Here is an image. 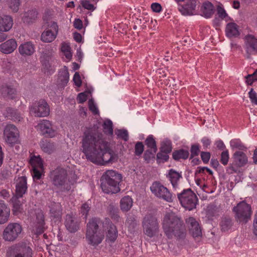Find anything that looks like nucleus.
<instances>
[{"mask_svg":"<svg viewBox=\"0 0 257 257\" xmlns=\"http://www.w3.org/2000/svg\"><path fill=\"white\" fill-rule=\"evenodd\" d=\"M133 199L129 196H126L121 198L120 201V209L123 212H127L133 206Z\"/></svg>","mask_w":257,"mask_h":257,"instance_id":"obj_35","label":"nucleus"},{"mask_svg":"<svg viewBox=\"0 0 257 257\" xmlns=\"http://www.w3.org/2000/svg\"><path fill=\"white\" fill-rule=\"evenodd\" d=\"M43 169H32V174L34 180H39L41 177V171Z\"/></svg>","mask_w":257,"mask_h":257,"instance_id":"obj_60","label":"nucleus"},{"mask_svg":"<svg viewBox=\"0 0 257 257\" xmlns=\"http://www.w3.org/2000/svg\"><path fill=\"white\" fill-rule=\"evenodd\" d=\"M190 159H192L194 156H197L200 152L199 146L198 144H194L191 146Z\"/></svg>","mask_w":257,"mask_h":257,"instance_id":"obj_55","label":"nucleus"},{"mask_svg":"<svg viewBox=\"0 0 257 257\" xmlns=\"http://www.w3.org/2000/svg\"><path fill=\"white\" fill-rule=\"evenodd\" d=\"M145 144L147 145L149 149H152L154 151L155 153H156L157 151V147L156 145V142L154 139L152 135L149 136L145 141Z\"/></svg>","mask_w":257,"mask_h":257,"instance_id":"obj_46","label":"nucleus"},{"mask_svg":"<svg viewBox=\"0 0 257 257\" xmlns=\"http://www.w3.org/2000/svg\"><path fill=\"white\" fill-rule=\"evenodd\" d=\"M189 155V153L188 150L181 149L174 150L172 153V158L174 160L179 161L180 160H186Z\"/></svg>","mask_w":257,"mask_h":257,"instance_id":"obj_36","label":"nucleus"},{"mask_svg":"<svg viewBox=\"0 0 257 257\" xmlns=\"http://www.w3.org/2000/svg\"><path fill=\"white\" fill-rule=\"evenodd\" d=\"M246 58L250 59L251 55L257 54V39L251 35L245 36Z\"/></svg>","mask_w":257,"mask_h":257,"instance_id":"obj_18","label":"nucleus"},{"mask_svg":"<svg viewBox=\"0 0 257 257\" xmlns=\"http://www.w3.org/2000/svg\"><path fill=\"white\" fill-rule=\"evenodd\" d=\"M31 113L36 117H45L50 113L49 106L44 99L40 100L30 109Z\"/></svg>","mask_w":257,"mask_h":257,"instance_id":"obj_13","label":"nucleus"},{"mask_svg":"<svg viewBox=\"0 0 257 257\" xmlns=\"http://www.w3.org/2000/svg\"><path fill=\"white\" fill-rule=\"evenodd\" d=\"M73 81L77 87H80L82 84L80 75L78 72H75L73 76Z\"/></svg>","mask_w":257,"mask_h":257,"instance_id":"obj_63","label":"nucleus"},{"mask_svg":"<svg viewBox=\"0 0 257 257\" xmlns=\"http://www.w3.org/2000/svg\"><path fill=\"white\" fill-rule=\"evenodd\" d=\"M36 127L42 136L46 137L53 138L57 134L56 130L52 127L51 122L48 120H41Z\"/></svg>","mask_w":257,"mask_h":257,"instance_id":"obj_15","label":"nucleus"},{"mask_svg":"<svg viewBox=\"0 0 257 257\" xmlns=\"http://www.w3.org/2000/svg\"><path fill=\"white\" fill-rule=\"evenodd\" d=\"M202 12L203 16L205 18H210L214 12L213 5L209 2H206L204 3L202 6Z\"/></svg>","mask_w":257,"mask_h":257,"instance_id":"obj_37","label":"nucleus"},{"mask_svg":"<svg viewBox=\"0 0 257 257\" xmlns=\"http://www.w3.org/2000/svg\"><path fill=\"white\" fill-rule=\"evenodd\" d=\"M106 233V242L113 243L116 239L118 231L115 225L112 223L109 224Z\"/></svg>","mask_w":257,"mask_h":257,"instance_id":"obj_28","label":"nucleus"},{"mask_svg":"<svg viewBox=\"0 0 257 257\" xmlns=\"http://www.w3.org/2000/svg\"><path fill=\"white\" fill-rule=\"evenodd\" d=\"M90 209V207L89 206L87 203H84L82 205L80 211L82 215L84 216V218H87L88 213Z\"/></svg>","mask_w":257,"mask_h":257,"instance_id":"obj_56","label":"nucleus"},{"mask_svg":"<svg viewBox=\"0 0 257 257\" xmlns=\"http://www.w3.org/2000/svg\"><path fill=\"white\" fill-rule=\"evenodd\" d=\"M186 222L190 234L193 237L201 236L202 231L198 222L193 217H190L186 219Z\"/></svg>","mask_w":257,"mask_h":257,"instance_id":"obj_20","label":"nucleus"},{"mask_svg":"<svg viewBox=\"0 0 257 257\" xmlns=\"http://www.w3.org/2000/svg\"><path fill=\"white\" fill-rule=\"evenodd\" d=\"M101 136L97 133V139ZM99 152L97 155L101 156V160H97V165H106L117 162V155L110 148V143L103 140L97 139Z\"/></svg>","mask_w":257,"mask_h":257,"instance_id":"obj_4","label":"nucleus"},{"mask_svg":"<svg viewBox=\"0 0 257 257\" xmlns=\"http://www.w3.org/2000/svg\"><path fill=\"white\" fill-rule=\"evenodd\" d=\"M122 175L113 170L105 171L100 178V187L107 194H115L120 191L119 184L122 181Z\"/></svg>","mask_w":257,"mask_h":257,"instance_id":"obj_3","label":"nucleus"},{"mask_svg":"<svg viewBox=\"0 0 257 257\" xmlns=\"http://www.w3.org/2000/svg\"><path fill=\"white\" fill-rule=\"evenodd\" d=\"M40 146L42 151L48 154L52 153L56 149L55 143L48 140H42Z\"/></svg>","mask_w":257,"mask_h":257,"instance_id":"obj_31","label":"nucleus"},{"mask_svg":"<svg viewBox=\"0 0 257 257\" xmlns=\"http://www.w3.org/2000/svg\"><path fill=\"white\" fill-rule=\"evenodd\" d=\"M30 163L32 166V169H43L42 160L39 156L32 157L31 158Z\"/></svg>","mask_w":257,"mask_h":257,"instance_id":"obj_42","label":"nucleus"},{"mask_svg":"<svg viewBox=\"0 0 257 257\" xmlns=\"http://www.w3.org/2000/svg\"><path fill=\"white\" fill-rule=\"evenodd\" d=\"M13 25L12 18L9 16H0V31L8 32Z\"/></svg>","mask_w":257,"mask_h":257,"instance_id":"obj_27","label":"nucleus"},{"mask_svg":"<svg viewBox=\"0 0 257 257\" xmlns=\"http://www.w3.org/2000/svg\"><path fill=\"white\" fill-rule=\"evenodd\" d=\"M69 79V74L68 69L66 66L60 70L59 72L58 82L61 86H65L68 82Z\"/></svg>","mask_w":257,"mask_h":257,"instance_id":"obj_34","label":"nucleus"},{"mask_svg":"<svg viewBox=\"0 0 257 257\" xmlns=\"http://www.w3.org/2000/svg\"><path fill=\"white\" fill-rule=\"evenodd\" d=\"M104 134L111 136L113 135V124L110 119L105 120L102 124Z\"/></svg>","mask_w":257,"mask_h":257,"instance_id":"obj_44","label":"nucleus"},{"mask_svg":"<svg viewBox=\"0 0 257 257\" xmlns=\"http://www.w3.org/2000/svg\"><path fill=\"white\" fill-rule=\"evenodd\" d=\"M218 212V208L216 206L211 205L208 206L207 209V214L210 216H214Z\"/></svg>","mask_w":257,"mask_h":257,"instance_id":"obj_59","label":"nucleus"},{"mask_svg":"<svg viewBox=\"0 0 257 257\" xmlns=\"http://www.w3.org/2000/svg\"><path fill=\"white\" fill-rule=\"evenodd\" d=\"M19 51L23 56H30L34 53L35 48L32 43L28 42L21 44L19 47Z\"/></svg>","mask_w":257,"mask_h":257,"instance_id":"obj_30","label":"nucleus"},{"mask_svg":"<svg viewBox=\"0 0 257 257\" xmlns=\"http://www.w3.org/2000/svg\"><path fill=\"white\" fill-rule=\"evenodd\" d=\"M177 196L181 205L185 209L191 210L196 208L198 198L191 189H184Z\"/></svg>","mask_w":257,"mask_h":257,"instance_id":"obj_6","label":"nucleus"},{"mask_svg":"<svg viewBox=\"0 0 257 257\" xmlns=\"http://www.w3.org/2000/svg\"><path fill=\"white\" fill-rule=\"evenodd\" d=\"M196 0H189L184 6L179 8V11L183 15H192L196 7Z\"/></svg>","mask_w":257,"mask_h":257,"instance_id":"obj_29","label":"nucleus"},{"mask_svg":"<svg viewBox=\"0 0 257 257\" xmlns=\"http://www.w3.org/2000/svg\"><path fill=\"white\" fill-rule=\"evenodd\" d=\"M38 12L36 9H30L25 12L22 17L24 23L30 24L35 22L37 18Z\"/></svg>","mask_w":257,"mask_h":257,"instance_id":"obj_32","label":"nucleus"},{"mask_svg":"<svg viewBox=\"0 0 257 257\" xmlns=\"http://www.w3.org/2000/svg\"><path fill=\"white\" fill-rule=\"evenodd\" d=\"M89 94H91V91L89 90L79 93L77 97V102L79 103H83L87 99Z\"/></svg>","mask_w":257,"mask_h":257,"instance_id":"obj_51","label":"nucleus"},{"mask_svg":"<svg viewBox=\"0 0 257 257\" xmlns=\"http://www.w3.org/2000/svg\"><path fill=\"white\" fill-rule=\"evenodd\" d=\"M142 226L144 233L150 237L155 236L159 231L157 218L152 214H146L143 218Z\"/></svg>","mask_w":257,"mask_h":257,"instance_id":"obj_9","label":"nucleus"},{"mask_svg":"<svg viewBox=\"0 0 257 257\" xmlns=\"http://www.w3.org/2000/svg\"><path fill=\"white\" fill-rule=\"evenodd\" d=\"M82 147L86 159L96 164V128L94 126L84 132Z\"/></svg>","mask_w":257,"mask_h":257,"instance_id":"obj_2","label":"nucleus"},{"mask_svg":"<svg viewBox=\"0 0 257 257\" xmlns=\"http://www.w3.org/2000/svg\"><path fill=\"white\" fill-rule=\"evenodd\" d=\"M144 151V146L142 142H137L135 146V154L137 156H140Z\"/></svg>","mask_w":257,"mask_h":257,"instance_id":"obj_52","label":"nucleus"},{"mask_svg":"<svg viewBox=\"0 0 257 257\" xmlns=\"http://www.w3.org/2000/svg\"><path fill=\"white\" fill-rule=\"evenodd\" d=\"M52 184L61 190H69L68 184L67 173L66 170L57 168L50 173Z\"/></svg>","mask_w":257,"mask_h":257,"instance_id":"obj_5","label":"nucleus"},{"mask_svg":"<svg viewBox=\"0 0 257 257\" xmlns=\"http://www.w3.org/2000/svg\"><path fill=\"white\" fill-rule=\"evenodd\" d=\"M14 257H32V249L26 243H22L15 247Z\"/></svg>","mask_w":257,"mask_h":257,"instance_id":"obj_21","label":"nucleus"},{"mask_svg":"<svg viewBox=\"0 0 257 257\" xmlns=\"http://www.w3.org/2000/svg\"><path fill=\"white\" fill-rule=\"evenodd\" d=\"M160 78H161L160 81H162V83H164L166 86L172 87L176 85L175 79L172 77L166 78V74L160 76Z\"/></svg>","mask_w":257,"mask_h":257,"instance_id":"obj_48","label":"nucleus"},{"mask_svg":"<svg viewBox=\"0 0 257 257\" xmlns=\"http://www.w3.org/2000/svg\"><path fill=\"white\" fill-rule=\"evenodd\" d=\"M10 215V209L3 200H0V224L7 222Z\"/></svg>","mask_w":257,"mask_h":257,"instance_id":"obj_24","label":"nucleus"},{"mask_svg":"<svg viewBox=\"0 0 257 257\" xmlns=\"http://www.w3.org/2000/svg\"><path fill=\"white\" fill-rule=\"evenodd\" d=\"M27 178L25 176L18 178L16 181L15 195L23 197L27 192Z\"/></svg>","mask_w":257,"mask_h":257,"instance_id":"obj_22","label":"nucleus"},{"mask_svg":"<svg viewBox=\"0 0 257 257\" xmlns=\"http://www.w3.org/2000/svg\"><path fill=\"white\" fill-rule=\"evenodd\" d=\"M9 8L14 13H17L21 4L20 0H8Z\"/></svg>","mask_w":257,"mask_h":257,"instance_id":"obj_49","label":"nucleus"},{"mask_svg":"<svg viewBox=\"0 0 257 257\" xmlns=\"http://www.w3.org/2000/svg\"><path fill=\"white\" fill-rule=\"evenodd\" d=\"M210 153L207 152H201V158L204 163L207 164L208 163L210 158Z\"/></svg>","mask_w":257,"mask_h":257,"instance_id":"obj_61","label":"nucleus"},{"mask_svg":"<svg viewBox=\"0 0 257 257\" xmlns=\"http://www.w3.org/2000/svg\"><path fill=\"white\" fill-rule=\"evenodd\" d=\"M12 119L15 121H20L23 118L20 113L15 110L9 109Z\"/></svg>","mask_w":257,"mask_h":257,"instance_id":"obj_54","label":"nucleus"},{"mask_svg":"<svg viewBox=\"0 0 257 257\" xmlns=\"http://www.w3.org/2000/svg\"><path fill=\"white\" fill-rule=\"evenodd\" d=\"M232 163L226 169L227 173L232 174L240 172L239 168L244 166L248 162V159L244 153L236 151L232 155Z\"/></svg>","mask_w":257,"mask_h":257,"instance_id":"obj_7","label":"nucleus"},{"mask_svg":"<svg viewBox=\"0 0 257 257\" xmlns=\"http://www.w3.org/2000/svg\"><path fill=\"white\" fill-rule=\"evenodd\" d=\"M95 1L96 0H82L80 4L85 9L93 11L95 9L94 7Z\"/></svg>","mask_w":257,"mask_h":257,"instance_id":"obj_45","label":"nucleus"},{"mask_svg":"<svg viewBox=\"0 0 257 257\" xmlns=\"http://www.w3.org/2000/svg\"><path fill=\"white\" fill-rule=\"evenodd\" d=\"M169 158L168 154L160 151L157 154V161L158 163H164L168 160Z\"/></svg>","mask_w":257,"mask_h":257,"instance_id":"obj_50","label":"nucleus"},{"mask_svg":"<svg viewBox=\"0 0 257 257\" xmlns=\"http://www.w3.org/2000/svg\"><path fill=\"white\" fill-rule=\"evenodd\" d=\"M50 216L53 219L59 220L61 218L62 209L60 203L53 202L50 206Z\"/></svg>","mask_w":257,"mask_h":257,"instance_id":"obj_26","label":"nucleus"},{"mask_svg":"<svg viewBox=\"0 0 257 257\" xmlns=\"http://www.w3.org/2000/svg\"><path fill=\"white\" fill-rule=\"evenodd\" d=\"M4 135L6 142L12 145L17 142L19 132L14 125L8 124L5 128Z\"/></svg>","mask_w":257,"mask_h":257,"instance_id":"obj_16","label":"nucleus"},{"mask_svg":"<svg viewBox=\"0 0 257 257\" xmlns=\"http://www.w3.org/2000/svg\"><path fill=\"white\" fill-rule=\"evenodd\" d=\"M226 33L228 37L231 38L237 37L239 35L237 25L234 23H230L227 24L226 27Z\"/></svg>","mask_w":257,"mask_h":257,"instance_id":"obj_38","label":"nucleus"},{"mask_svg":"<svg viewBox=\"0 0 257 257\" xmlns=\"http://www.w3.org/2000/svg\"><path fill=\"white\" fill-rule=\"evenodd\" d=\"M86 239L94 247L96 245V219L92 218L87 224Z\"/></svg>","mask_w":257,"mask_h":257,"instance_id":"obj_14","label":"nucleus"},{"mask_svg":"<svg viewBox=\"0 0 257 257\" xmlns=\"http://www.w3.org/2000/svg\"><path fill=\"white\" fill-rule=\"evenodd\" d=\"M232 225L231 219L228 216H224L221 218L220 226L222 231H226L231 228Z\"/></svg>","mask_w":257,"mask_h":257,"instance_id":"obj_40","label":"nucleus"},{"mask_svg":"<svg viewBox=\"0 0 257 257\" xmlns=\"http://www.w3.org/2000/svg\"><path fill=\"white\" fill-rule=\"evenodd\" d=\"M229 159V154L227 150L223 151L221 153V159L220 162L221 163L224 165H226L227 164Z\"/></svg>","mask_w":257,"mask_h":257,"instance_id":"obj_58","label":"nucleus"},{"mask_svg":"<svg viewBox=\"0 0 257 257\" xmlns=\"http://www.w3.org/2000/svg\"><path fill=\"white\" fill-rule=\"evenodd\" d=\"M156 153L154 152V151H153L152 149L147 150L144 154V158L145 161L149 162L151 158H155V154Z\"/></svg>","mask_w":257,"mask_h":257,"instance_id":"obj_53","label":"nucleus"},{"mask_svg":"<svg viewBox=\"0 0 257 257\" xmlns=\"http://www.w3.org/2000/svg\"><path fill=\"white\" fill-rule=\"evenodd\" d=\"M65 226L71 233H74L79 229L80 222L72 214H68L65 217Z\"/></svg>","mask_w":257,"mask_h":257,"instance_id":"obj_19","label":"nucleus"},{"mask_svg":"<svg viewBox=\"0 0 257 257\" xmlns=\"http://www.w3.org/2000/svg\"><path fill=\"white\" fill-rule=\"evenodd\" d=\"M160 151L164 152V153L169 154L172 150V147L171 143L170 141H165L161 143V146L160 147Z\"/></svg>","mask_w":257,"mask_h":257,"instance_id":"obj_47","label":"nucleus"},{"mask_svg":"<svg viewBox=\"0 0 257 257\" xmlns=\"http://www.w3.org/2000/svg\"><path fill=\"white\" fill-rule=\"evenodd\" d=\"M116 134L118 137L121 138L124 141H127L128 140V133L125 130H118Z\"/></svg>","mask_w":257,"mask_h":257,"instance_id":"obj_57","label":"nucleus"},{"mask_svg":"<svg viewBox=\"0 0 257 257\" xmlns=\"http://www.w3.org/2000/svg\"><path fill=\"white\" fill-rule=\"evenodd\" d=\"M167 177L169 178L174 188H176L178 186V181L182 178L181 173L173 169L169 170Z\"/></svg>","mask_w":257,"mask_h":257,"instance_id":"obj_33","label":"nucleus"},{"mask_svg":"<svg viewBox=\"0 0 257 257\" xmlns=\"http://www.w3.org/2000/svg\"><path fill=\"white\" fill-rule=\"evenodd\" d=\"M88 107L89 110L91 111L94 115L96 114V106L93 99H90L89 100Z\"/></svg>","mask_w":257,"mask_h":257,"instance_id":"obj_64","label":"nucleus"},{"mask_svg":"<svg viewBox=\"0 0 257 257\" xmlns=\"http://www.w3.org/2000/svg\"><path fill=\"white\" fill-rule=\"evenodd\" d=\"M107 210L111 218L115 221H118L120 216L118 215V209L113 204H110L107 208Z\"/></svg>","mask_w":257,"mask_h":257,"instance_id":"obj_41","label":"nucleus"},{"mask_svg":"<svg viewBox=\"0 0 257 257\" xmlns=\"http://www.w3.org/2000/svg\"><path fill=\"white\" fill-rule=\"evenodd\" d=\"M22 197L15 195L11 199V202L13 205L12 210L15 215H17L23 210V204L24 203V200Z\"/></svg>","mask_w":257,"mask_h":257,"instance_id":"obj_25","label":"nucleus"},{"mask_svg":"<svg viewBox=\"0 0 257 257\" xmlns=\"http://www.w3.org/2000/svg\"><path fill=\"white\" fill-rule=\"evenodd\" d=\"M17 46L15 40L11 39L0 45V51L4 54H10L14 51Z\"/></svg>","mask_w":257,"mask_h":257,"instance_id":"obj_23","label":"nucleus"},{"mask_svg":"<svg viewBox=\"0 0 257 257\" xmlns=\"http://www.w3.org/2000/svg\"><path fill=\"white\" fill-rule=\"evenodd\" d=\"M36 216V220L32 225V232L35 234H40L44 231V215L41 210H38Z\"/></svg>","mask_w":257,"mask_h":257,"instance_id":"obj_17","label":"nucleus"},{"mask_svg":"<svg viewBox=\"0 0 257 257\" xmlns=\"http://www.w3.org/2000/svg\"><path fill=\"white\" fill-rule=\"evenodd\" d=\"M126 223L128 225L129 229L134 231L138 225L136 216L134 215H129L126 220Z\"/></svg>","mask_w":257,"mask_h":257,"instance_id":"obj_43","label":"nucleus"},{"mask_svg":"<svg viewBox=\"0 0 257 257\" xmlns=\"http://www.w3.org/2000/svg\"><path fill=\"white\" fill-rule=\"evenodd\" d=\"M235 218L237 221L246 223L250 219L251 214V206L244 201L238 203L233 208Z\"/></svg>","mask_w":257,"mask_h":257,"instance_id":"obj_8","label":"nucleus"},{"mask_svg":"<svg viewBox=\"0 0 257 257\" xmlns=\"http://www.w3.org/2000/svg\"><path fill=\"white\" fill-rule=\"evenodd\" d=\"M249 97L252 103L257 105V96L255 92L253 91V88H251L248 93Z\"/></svg>","mask_w":257,"mask_h":257,"instance_id":"obj_62","label":"nucleus"},{"mask_svg":"<svg viewBox=\"0 0 257 257\" xmlns=\"http://www.w3.org/2000/svg\"><path fill=\"white\" fill-rule=\"evenodd\" d=\"M0 91L4 97L10 99H13L16 93L15 88L9 86H2Z\"/></svg>","mask_w":257,"mask_h":257,"instance_id":"obj_39","label":"nucleus"},{"mask_svg":"<svg viewBox=\"0 0 257 257\" xmlns=\"http://www.w3.org/2000/svg\"><path fill=\"white\" fill-rule=\"evenodd\" d=\"M163 228L169 239L175 238L181 241L186 238L187 231L183 220L173 212L167 213L165 215Z\"/></svg>","mask_w":257,"mask_h":257,"instance_id":"obj_1","label":"nucleus"},{"mask_svg":"<svg viewBox=\"0 0 257 257\" xmlns=\"http://www.w3.org/2000/svg\"><path fill=\"white\" fill-rule=\"evenodd\" d=\"M22 226L17 223H10L5 228L3 233V238L5 241H14L21 234Z\"/></svg>","mask_w":257,"mask_h":257,"instance_id":"obj_10","label":"nucleus"},{"mask_svg":"<svg viewBox=\"0 0 257 257\" xmlns=\"http://www.w3.org/2000/svg\"><path fill=\"white\" fill-rule=\"evenodd\" d=\"M152 192L157 197L164 200L171 202L173 201L172 196L169 190L159 182H155L150 187Z\"/></svg>","mask_w":257,"mask_h":257,"instance_id":"obj_11","label":"nucleus"},{"mask_svg":"<svg viewBox=\"0 0 257 257\" xmlns=\"http://www.w3.org/2000/svg\"><path fill=\"white\" fill-rule=\"evenodd\" d=\"M58 26L57 23L51 21L47 28L42 33L41 40L45 43H50L56 38L58 33Z\"/></svg>","mask_w":257,"mask_h":257,"instance_id":"obj_12","label":"nucleus"}]
</instances>
